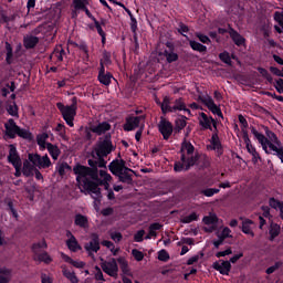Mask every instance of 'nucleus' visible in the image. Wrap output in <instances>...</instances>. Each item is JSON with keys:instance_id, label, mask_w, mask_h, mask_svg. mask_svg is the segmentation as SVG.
Here are the masks:
<instances>
[{"instance_id": "nucleus-13", "label": "nucleus", "mask_w": 283, "mask_h": 283, "mask_svg": "<svg viewBox=\"0 0 283 283\" xmlns=\"http://www.w3.org/2000/svg\"><path fill=\"white\" fill-rule=\"evenodd\" d=\"M85 251H87L88 255L94 258V253H98L101 249V241L98 239V234H92V240L85 244Z\"/></svg>"}, {"instance_id": "nucleus-42", "label": "nucleus", "mask_w": 283, "mask_h": 283, "mask_svg": "<svg viewBox=\"0 0 283 283\" xmlns=\"http://www.w3.org/2000/svg\"><path fill=\"white\" fill-rule=\"evenodd\" d=\"M190 46H191L196 52H207V46L200 44V42L190 41Z\"/></svg>"}, {"instance_id": "nucleus-22", "label": "nucleus", "mask_w": 283, "mask_h": 283, "mask_svg": "<svg viewBox=\"0 0 283 283\" xmlns=\"http://www.w3.org/2000/svg\"><path fill=\"white\" fill-rule=\"evenodd\" d=\"M208 149H213L218 156H222V144H220V138L216 134L212 135Z\"/></svg>"}, {"instance_id": "nucleus-1", "label": "nucleus", "mask_w": 283, "mask_h": 283, "mask_svg": "<svg viewBox=\"0 0 283 283\" xmlns=\"http://www.w3.org/2000/svg\"><path fill=\"white\" fill-rule=\"evenodd\" d=\"M76 176L78 189L84 193H90L93 200H101V188L94 184V172L85 166L77 165L73 168Z\"/></svg>"}, {"instance_id": "nucleus-19", "label": "nucleus", "mask_w": 283, "mask_h": 283, "mask_svg": "<svg viewBox=\"0 0 283 283\" xmlns=\"http://www.w3.org/2000/svg\"><path fill=\"white\" fill-rule=\"evenodd\" d=\"M199 123L203 129H211V125L216 128V120L205 113H200Z\"/></svg>"}, {"instance_id": "nucleus-31", "label": "nucleus", "mask_w": 283, "mask_h": 283, "mask_svg": "<svg viewBox=\"0 0 283 283\" xmlns=\"http://www.w3.org/2000/svg\"><path fill=\"white\" fill-rule=\"evenodd\" d=\"M159 56H165L168 63H174V61H178V54H176L171 50L169 51L165 50L164 52H159Z\"/></svg>"}, {"instance_id": "nucleus-28", "label": "nucleus", "mask_w": 283, "mask_h": 283, "mask_svg": "<svg viewBox=\"0 0 283 283\" xmlns=\"http://www.w3.org/2000/svg\"><path fill=\"white\" fill-rule=\"evenodd\" d=\"M45 149H48L53 160H59V156H61V149H59V146L54 144H46Z\"/></svg>"}, {"instance_id": "nucleus-50", "label": "nucleus", "mask_w": 283, "mask_h": 283, "mask_svg": "<svg viewBox=\"0 0 283 283\" xmlns=\"http://www.w3.org/2000/svg\"><path fill=\"white\" fill-rule=\"evenodd\" d=\"M6 50H7V62L12 63V45L6 42Z\"/></svg>"}, {"instance_id": "nucleus-37", "label": "nucleus", "mask_w": 283, "mask_h": 283, "mask_svg": "<svg viewBox=\"0 0 283 283\" xmlns=\"http://www.w3.org/2000/svg\"><path fill=\"white\" fill-rule=\"evenodd\" d=\"M230 36L234 41L235 45H242L244 43V38L235 32L233 29L230 30Z\"/></svg>"}, {"instance_id": "nucleus-49", "label": "nucleus", "mask_w": 283, "mask_h": 283, "mask_svg": "<svg viewBox=\"0 0 283 283\" xmlns=\"http://www.w3.org/2000/svg\"><path fill=\"white\" fill-rule=\"evenodd\" d=\"M109 235L114 242H120L123 240V234H120V232L111 231Z\"/></svg>"}, {"instance_id": "nucleus-53", "label": "nucleus", "mask_w": 283, "mask_h": 283, "mask_svg": "<svg viewBox=\"0 0 283 283\" xmlns=\"http://www.w3.org/2000/svg\"><path fill=\"white\" fill-rule=\"evenodd\" d=\"M176 125L179 129H182L185 127H187V119L185 117H179L177 120H176Z\"/></svg>"}, {"instance_id": "nucleus-38", "label": "nucleus", "mask_w": 283, "mask_h": 283, "mask_svg": "<svg viewBox=\"0 0 283 283\" xmlns=\"http://www.w3.org/2000/svg\"><path fill=\"white\" fill-rule=\"evenodd\" d=\"M56 171L60 176H65L69 171H72V167L70 165L63 163L56 166Z\"/></svg>"}, {"instance_id": "nucleus-52", "label": "nucleus", "mask_w": 283, "mask_h": 283, "mask_svg": "<svg viewBox=\"0 0 283 283\" xmlns=\"http://www.w3.org/2000/svg\"><path fill=\"white\" fill-rule=\"evenodd\" d=\"M95 280H98L99 282H105V277L103 276V271H101V268L95 266Z\"/></svg>"}, {"instance_id": "nucleus-15", "label": "nucleus", "mask_w": 283, "mask_h": 283, "mask_svg": "<svg viewBox=\"0 0 283 283\" xmlns=\"http://www.w3.org/2000/svg\"><path fill=\"white\" fill-rule=\"evenodd\" d=\"M117 264H119L122 275H127L128 277H134V272H132V268L129 266V261H127V258L118 256Z\"/></svg>"}, {"instance_id": "nucleus-51", "label": "nucleus", "mask_w": 283, "mask_h": 283, "mask_svg": "<svg viewBox=\"0 0 283 283\" xmlns=\"http://www.w3.org/2000/svg\"><path fill=\"white\" fill-rule=\"evenodd\" d=\"M219 59H221V61L223 63H227V65H231V56L229 55L228 52H223L219 55Z\"/></svg>"}, {"instance_id": "nucleus-10", "label": "nucleus", "mask_w": 283, "mask_h": 283, "mask_svg": "<svg viewBox=\"0 0 283 283\" xmlns=\"http://www.w3.org/2000/svg\"><path fill=\"white\" fill-rule=\"evenodd\" d=\"M202 222L206 233H213L218 229V217L214 213L203 217Z\"/></svg>"}, {"instance_id": "nucleus-7", "label": "nucleus", "mask_w": 283, "mask_h": 283, "mask_svg": "<svg viewBox=\"0 0 283 283\" xmlns=\"http://www.w3.org/2000/svg\"><path fill=\"white\" fill-rule=\"evenodd\" d=\"M41 249H48V243L45 240H41L33 244V260L35 262H43L44 264H50L52 262V256L48 252H41Z\"/></svg>"}, {"instance_id": "nucleus-40", "label": "nucleus", "mask_w": 283, "mask_h": 283, "mask_svg": "<svg viewBox=\"0 0 283 283\" xmlns=\"http://www.w3.org/2000/svg\"><path fill=\"white\" fill-rule=\"evenodd\" d=\"M102 244H103V247H106V249H109V251L113 253V255H118L119 249L116 248V247L112 243V241L105 240V241L102 242Z\"/></svg>"}, {"instance_id": "nucleus-5", "label": "nucleus", "mask_w": 283, "mask_h": 283, "mask_svg": "<svg viewBox=\"0 0 283 283\" xmlns=\"http://www.w3.org/2000/svg\"><path fill=\"white\" fill-rule=\"evenodd\" d=\"M108 167L114 176H118L120 182H132V169L125 167V163L115 160Z\"/></svg>"}, {"instance_id": "nucleus-21", "label": "nucleus", "mask_w": 283, "mask_h": 283, "mask_svg": "<svg viewBox=\"0 0 283 283\" xmlns=\"http://www.w3.org/2000/svg\"><path fill=\"white\" fill-rule=\"evenodd\" d=\"M62 274L69 280L71 283H78V276H76V272L69 269L67 265H61Z\"/></svg>"}, {"instance_id": "nucleus-29", "label": "nucleus", "mask_w": 283, "mask_h": 283, "mask_svg": "<svg viewBox=\"0 0 283 283\" xmlns=\"http://www.w3.org/2000/svg\"><path fill=\"white\" fill-rule=\"evenodd\" d=\"M253 224V221L250 219H245L242 222V232L245 233V235H251V238L255 237V233H253V230L251 226Z\"/></svg>"}, {"instance_id": "nucleus-61", "label": "nucleus", "mask_w": 283, "mask_h": 283, "mask_svg": "<svg viewBox=\"0 0 283 283\" xmlns=\"http://www.w3.org/2000/svg\"><path fill=\"white\" fill-rule=\"evenodd\" d=\"M109 63H112V62L109 61V55L104 54V56H103V59H102V61H101V67H105V65H109Z\"/></svg>"}, {"instance_id": "nucleus-55", "label": "nucleus", "mask_w": 283, "mask_h": 283, "mask_svg": "<svg viewBox=\"0 0 283 283\" xmlns=\"http://www.w3.org/2000/svg\"><path fill=\"white\" fill-rule=\"evenodd\" d=\"M145 237V230H139L134 235L135 242H143V238Z\"/></svg>"}, {"instance_id": "nucleus-24", "label": "nucleus", "mask_w": 283, "mask_h": 283, "mask_svg": "<svg viewBox=\"0 0 283 283\" xmlns=\"http://www.w3.org/2000/svg\"><path fill=\"white\" fill-rule=\"evenodd\" d=\"M36 170V165L30 160V157L23 163L22 172L23 176H32Z\"/></svg>"}, {"instance_id": "nucleus-48", "label": "nucleus", "mask_w": 283, "mask_h": 283, "mask_svg": "<svg viewBox=\"0 0 283 283\" xmlns=\"http://www.w3.org/2000/svg\"><path fill=\"white\" fill-rule=\"evenodd\" d=\"M158 260H160V262H167L169 260V253L166 250H160L158 252Z\"/></svg>"}, {"instance_id": "nucleus-11", "label": "nucleus", "mask_w": 283, "mask_h": 283, "mask_svg": "<svg viewBox=\"0 0 283 283\" xmlns=\"http://www.w3.org/2000/svg\"><path fill=\"white\" fill-rule=\"evenodd\" d=\"M112 181V175L107 174L105 170L99 171V185L108 191L107 198L108 200H114V191L109 189V182Z\"/></svg>"}, {"instance_id": "nucleus-20", "label": "nucleus", "mask_w": 283, "mask_h": 283, "mask_svg": "<svg viewBox=\"0 0 283 283\" xmlns=\"http://www.w3.org/2000/svg\"><path fill=\"white\" fill-rule=\"evenodd\" d=\"M8 158L9 163H11L13 167H21V158H19V154H17V148L13 145L10 146Z\"/></svg>"}, {"instance_id": "nucleus-47", "label": "nucleus", "mask_w": 283, "mask_h": 283, "mask_svg": "<svg viewBox=\"0 0 283 283\" xmlns=\"http://www.w3.org/2000/svg\"><path fill=\"white\" fill-rule=\"evenodd\" d=\"M202 193L207 198H211V196H216V193H220V189H218V188H208L206 190H202Z\"/></svg>"}, {"instance_id": "nucleus-4", "label": "nucleus", "mask_w": 283, "mask_h": 283, "mask_svg": "<svg viewBox=\"0 0 283 283\" xmlns=\"http://www.w3.org/2000/svg\"><path fill=\"white\" fill-rule=\"evenodd\" d=\"M56 107L61 112L66 125L74 127V118H76V109L78 108L76 97L72 98L71 105H64L60 102L56 104Z\"/></svg>"}, {"instance_id": "nucleus-3", "label": "nucleus", "mask_w": 283, "mask_h": 283, "mask_svg": "<svg viewBox=\"0 0 283 283\" xmlns=\"http://www.w3.org/2000/svg\"><path fill=\"white\" fill-rule=\"evenodd\" d=\"M112 149L113 146L109 139L99 142L93 150V156L97 157L95 159H88L90 167H93V169H96V167H105V160H103V156L112 154Z\"/></svg>"}, {"instance_id": "nucleus-18", "label": "nucleus", "mask_w": 283, "mask_h": 283, "mask_svg": "<svg viewBox=\"0 0 283 283\" xmlns=\"http://www.w3.org/2000/svg\"><path fill=\"white\" fill-rule=\"evenodd\" d=\"M213 269L219 271L221 275H229V271H231V262L220 260L219 262L213 263Z\"/></svg>"}, {"instance_id": "nucleus-58", "label": "nucleus", "mask_w": 283, "mask_h": 283, "mask_svg": "<svg viewBox=\"0 0 283 283\" xmlns=\"http://www.w3.org/2000/svg\"><path fill=\"white\" fill-rule=\"evenodd\" d=\"M72 266H74L75 269H84L85 268V262L83 261H78V260H73V262L71 263Z\"/></svg>"}, {"instance_id": "nucleus-36", "label": "nucleus", "mask_w": 283, "mask_h": 283, "mask_svg": "<svg viewBox=\"0 0 283 283\" xmlns=\"http://www.w3.org/2000/svg\"><path fill=\"white\" fill-rule=\"evenodd\" d=\"M270 207H272V209H275L276 211H280V217L283 220V202H280L279 200L272 198L270 199Z\"/></svg>"}, {"instance_id": "nucleus-2", "label": "nucleus", "mask_w": 283, "mask_h": 283, "mask_svg": "<svg viewBox=\"0 0 283 283\" xmlns=\"http://www.w3.org/2000/svg\"><path fill=\"white\" fill-rule=\"evenodd\" d=\"M198 161V155L193 145L189 142H184L181 145V158L175 163V171H188Z\"/></svg>"}, {"instance_id": "nucleus-6", "label": "nucleus", "mask_w": 283, "mask_h": 283, "mask_svg": "<svg viewBox=\"0 0 283 283\" xmlns=\"http://www.w3.org/2000/svg\"><path fill=\"white\" fill-rule=\"evenodd\" d=\"M4 127L6 136H8L9 138H15V136H20V138H25L27 140L32 138L30 132L21 129L19 126H17L14 119H9L8 123L4 124Z\"/></svg>"}, {"instance_id": "nucleus-63", "label": "nucleus", "mask_w": 283, "mask_h": 283, "mask_svg": "<svg viewBox=\"0 0 283 283\" xmlns=\"http://www.w3.org/2000/svg\"><path fill=\"white\" fill-rule=\"evenodd\" d=\"M275 90H277V92H280V94L283 93V80H282V78H279V80L276 81Z\"/></svg>"}, {"instance_id": "nucleus-64", "label": "nucleus", "mask_w": 283, "mask_h": 283, "mask_svg": "<svg viewBox=\"0 0 283 283\" xmlns=\"http://www.w3.org/2000/svg\"><path fill=\"white\" fill-rule=\"evenodd\" d=\"M60 255H61L62 260H64L67 264H72L74 259L70 258L67 254H65L63 252H61Z\"/></svg>"}, {"instance_id": "nucleus-62", "label": "nucleus", "mask_w": 283, "mask_h": 283, "mask_svg": "<svg viewBox=\"0 0 283 283\" xmlns=\"http://www.w3.org/2000/svg\"><path fill=\"white\" fill-rule=\"evenodd\" d=\"M41 282L42 283H52L53 280H52V276L43 273V274H41Z\"/></svg>"}, {"instance_id": "nucleus-44", "label": "nucleus", "mask_w": 283, "mask_h": 283, "mask_svg": "<svg viewBox=\"0 0 283 283\" xmlns=\"http://www.w3.org/2000/svg\"><path fill=\"white\" fill-rule=\"evenodd\" d=\"M7 111L10 116H19V108L17 107L15 103L9 104Z\"/></svg>"}, {"instance_id": "nucleus-16", "label": "nucleus", "mask_w": 283, "mask_h": 283, "mask_svg": "<svg viewBox=\"0 0 283 283\" xmlns=\"http://www.w3.org/2000/svg\"><path fill=\"white\" fill-rule=\"evenodd\" d=\"M143 120H145V117L139 116V117H128L126 119V123L124 125V130L125 132H134V129H136V127H138L139 125H143Z\"/></svg>"}, {"instance_id": "nucleus-57", "label": "nucleus", "mask_w": 283, "mask_h": 283, "mask_svg": "<svg viewBox=\"0 0 283 283\" xmlns=\"http://www.w3.org/2000/svg\"><path fill=\"white\" fill-rule=\"evenodd\" d=\"M200 258H202V254H196L193 256H191L188 261H187V264L189 266H191V264H196V262H198V260H200Z\"/></svg>"}, {"instance_id": "nucleus-14", "label": "nucleus", "mask_w": 283, "mask_h": 283, "mask_svg": "<svg viewBox=\"0 0 283 283\" xmlns=\"http://www.w3.org/2000/svg\"><path fill=\"white\" fill-rule=\"evenodd\" d=\"M243 142L245 143L247 151L252 156V163L258 165V161L261 160L260 154L255 150L253 144H251V139L249 138V134L243 133Z\"/></svg>"}, {"instance_id": "nucleus-41", "label": "nucleus", "mask_w": 283, "mask_h": 283, "mask_svg": "<svg viewBox=\"0 0 283 283\" xmlns=\"http://www.w3.org/2000/svg\"><path fill=\"white\" fill-rule=\"evenodd\" d=\"M161 111L164 114H167L169 112H174L172 107L169 105V97H165L161 103Z\"/></svg>"}, {"instance_id": "nucleus-17", "label": "nucleus", "mask_w": 283, "mask_h": 283, "mask_svg": "<svg viewBox=\"0 0 283 283\" xmlns=\"http://www.w3.org/2000/svg\"><path fill=\"white\" fill-rule=\"evenodd\" d=\"M202 101H203L205 105L208 107V109H210V112H212V114L222 118V111H220V107H218V105H216V103L213 102V98H211L210 96H206L202 98Z\"/></svg>"}, {"instance_id": "nucleus-34", "label": "nucleus", "mask_w": 283, "mask_h": 283, "mask_svg": "<svg viewBox=\"0 0 283 283\" xmlns=\"http://www.w3.org/2000/svg\"><path fill=\"white\" fill-rule=\"evenodd\" d=\"M75 224H76V227H81L82 229H87V227H88L87 217H85L83 214H76L75 216Z\"/></svg>"}, {"instance_id": "nucleus-33", "label": "nucleus", "mask_w": 283, "mask_h": 283, "mask_svg": "<svg viewBox=\"0 0 283 283\" xmlns=\"http://www.w3.org/2000/svg\"><path fill=\"white\" fill-rule=\"evenodd\" d=\"M280 231H281L280 224L272 222L269 229L270 240H275V238L280 235Z\"/></svg>"}, {"instance_id": "nucleus-27", "label": "nucleus", "mask_w": 283, "mask_h": 283, "mask_svg": "<svg viewBox=\"0 0 283 283\" xmlns=\"http://www.w3.org/2000/svg\"><path fill=\"white\" fill-rule=\"evenodd\" d=\"M112 74L105 73V67H101L98 75L99 83H102L103 85H109V83H112Z\"/></svg>"}, {"instance_id": "nucleus-56", "label": "nucleus", "mask_w": 283, "mask_h": 283, "mask_svg": "<svg viewBox=\"0 0 283 283\" xmlns=\"http://www.w3.org/2000/svg\"><path fill=\"white\" fill-rule=\"evenodd\" d=\"M282 266V263L276 262L274 265L270 266L266 269V273L268 275H271V273H275V271H277V268Z\"/></svg>"}, {"instance_id": "nucleus-8", "label": "nucleus", "mask_w": 283, "mask_h": 283, "mask_svg": "<svg viewBox=\"0 0 283 283\" xmlns=\"http://www.w3.org/2000/svg\"><path fill=\"white\" fill-rule=\"evenodd\" d=\"M101 268L109 277H114L115 280L118 277V262L116 259L113 258L102 262Z\"/></svg>"}, {"instance_id": "nucleus-59", "label": "nucleus", "mask_w": 283, "mask_h": 283, "mask_svg": "<svg viewBox=\"0 0 283 283\" xmlns=\"http://www.w3.org/2000/svg\"><path fill=\"white\" fill-rule=\"evenodd\" d=\"M199 41H201V43H211V40L209 39V36L202 34V33H198L197 34Z\"/></svg>"}, {"instance_id": "nucleus-9", "label": "nucleus", "mask_w": 283, "mask_h": 283, "mask_svg": "<svg viewBox=\"0 0 283 283\" xmlns=\"http://www.w3.org/2000/svg\"><path fill=\"white\" fill-rule=\"evenodd\" d=\"M29 160H31L38 169H48V167L52 165L48 155L41 157L39 154H29Z\"/></svg>"}, {"instance_id": "nucleus-26", "label": "nucleus", "mask_w": 283, "mask_h": 283, "mask_svg": "<svg viewBox=\"0 0 283 283\" xmlns=\"http://www.w3.org/2000/svg\"><path fill=\"white\" fill-rule=\"evenodd\" d=\"M109 129H111V126L107 122L99 123L98 125L91 127V130L94 134H98V136H101V134H105V132H109Z\"/></svg>"}, {"instance_id": "nucleus-32", "label": "nucleus", "mask_w": 283, "mask_h": 283, "mask_svg": "<svg viewBox=\"0 0 283 283\" xmlns=\"http://www.w3.org/2000/svg\"><path fill=\"white\" fill-rule=\"evenodd\" d=\"M36 43H39V38L34 35L24 36V48H27L28 50L34 48Z\"/></svg>"}, {"instance_id": "nucleus-30", "label": "nucleus", "mask_w": 283, "mask_h": 283, "mask_svg": "<svg viewBox=\"0 0 283 283\" xmlns=\"http://www.w3.org/2000/svg\"><path fill=\"white\" fill-rule=\"evenodd\" d=\"M48 133H42L38 135L36 140L41 151H45V148L48 147V145H50V143H48Z\"/></svg>"}, {"instance_id": "nucleus-35", "label": "nucleus", "mask_w": 283, "mask_h": 283, "mask_svg": "<svg viewBox=\"0 0 283 283\" xmlns=\"http://www.w3.org/2000/svg\"><path fill=\"white\" fill-rule=\"evenodd\" d=\"M172 109L174 112H186L187 114H191V111L187 109V106H185V102H182V99H177L172 106Z\"/></svg>"}, {"instance_id": "nucleus-12", "label": "nucleus", "mask_w": 283, "mask_h": 283, "mask_svg": "<svg viewBox=\"0 0 283 283\" xmlns=\"http://www.w3.org/2000/svg\"><path fill=\"white\" fill-rule=\"evenodd\" d=\"M158 129L164 137V140H169L171 134H174V126L169 123V120L161 118L158 124Z\"/></svg>"}, {"instance_id": "nucleus-45", "label": "nucleus", "mask_w": 283, "mask_h": 283, "mask_svg": "<svg viewBox=\"0 0 283 283\" xmlns=\"http://www.w3.org/2000/svg\"><path fill=\"white\" fill-rule=\"evenodd\" d=\"M217 237L221 238L222 240H227V238H231V229L223 228L222 231L217 232Z\"/></svg>"}, {"instance_id": "nucleus-43", "label": "nucleus", "mask_w": 283, "mask_h": 283, "mask_svg": "<svg viewBox=\"0 0 283 283\" xmlns=\"http://www.w3.org/2000/svg\"><path fill=\"white\" fill-rule=\"evenodd\" d=\"M75 10H85V7L90 3L87 0H73Z\"/></svg>"}, {"instance_id": "nucleus-25", "label": "nucleus", "mask_w": 283, "mask_h": 283, "mask_svg": "<svg viewBox=\"0 0 283 283\" xmlns=\"http://www.w3.org/2000/svg\"><path fill=\"white\" fill-rule=\"evenodd\" d=\"M66 235L69 238V240L66 241V244L70 251H73L74 253L75 251H81V245L78 244V241H76V238L72 235V232H67Z\"/></svg>"}, {"instance_id": "nucleus-46", "label": "nucleus", "mask_w": 283, "mask_h": 283, "mask_svg": "<svg viewBox=\"0 0 283 283\" xmlns=\"http://www.w3.org/2000/svg\"><path fill=\"white\" fill-rule=\"evenodd\" d=\"M132 255L136 260V262H143V260L145 259V254L137 249L132 250Z\"/></svg>"}, {"instance_id": "nucleus-54", "label": "nucleus", "mask_w": 283, "mask_h": 283, "mask_svg": "<svg viewBox=\"0 0 283 283\" xmlns=\"http://www.w3.org/2000/svg\"><path fill=\"white\" fill-rule=\"evenodd\" d=\"M274 21H277V23H283V9L275 11Z\"/></svg>"}, {"instance_id": "nucleus-60", "label": "nucleus", "mask_w": 283, "mask_h": 283, "mask_svg": "<svg viewBox=\"0 0 283 283\" xmlns=\"http://www.w3.org/2000/svg\"><path fill=\"white\" fill-rule=\"evenodd\" d=\"M232 251H231V248H228L227 250L224 251H220L217 253V258H224L227 255H231Z\"/></svg>"}, {"instance_id": "nucleus-39", "label": "nucleus", "mask_w": 283, "mask_h": 283, "mask_svg": "<svg viewBox=\"0 0 283 283\" xmlns=\"http://www.w3.org/2000/svg\"><path fill=\"white\" fill-rule=\"evenodd\" d=\"M198 218H200V216L196 212H191L190 214L184 217L181 219V222H184V224H189L191 222H196L198 220Z\"/></svg>"}, {"instance_id": "nucleus-23", "label": "nucleus", "mask_w": 283, "mask_h": 283, "mask_svg": "<svg viewBox=\"0 0 283 283\" xmlns=\"http://www.w3.org/2000/svg\"><path fill=\"white\" fill-rule=\"evenodd\" d=\"M12 280V269L0 265V283H10Z\"/></svg>"}]
</instances>
